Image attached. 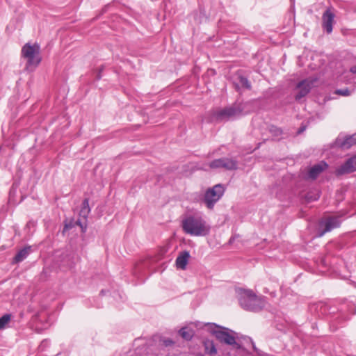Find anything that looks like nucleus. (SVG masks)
Wrapping results in <instances>:
<instances>
[{"label":"nucleus","instance_id":"obj_1","mask_svg":"<svg viewBox=\"0 0 356 356\" xmlns=\"http://www.w3.org/2000/svg\"><path fill=\"white\" fill-rule=\"evenodd\" d=\"M184 233L193 236H206L211 232V226L200 215H188L181 224Z\"/></svg>","mask_w":356,"mask_h":356},{"label":"nucleus","instance_id":"obj_2","mask_svg":"<svg viewBox=\"0 0 356 356\" xmlns=\"http://www.w3.org/2000/svg\"><path fill=\"white\" fill-rule=\"evenodd\" d=\"M236 293L241 307L245 310L258 312L262 310L266 305L264 297L257 296L250 289L237 288Z\"/></svg>","mask_w":356,"mask_h":356},{"label":"nucleus","instance_id":"obj_3","mask_svg":"<svg viewBox=\"0 0 356 356\" xmlns=\"http://www.w3.org/2000/svg\"><path fill=\"white\" fill-rule=\"evenodd\" d=\"M21 55L26 60V69L29 71H33L42 60L40 47L38 43H26L22 48Z\"/></svg>","mask_w":356,"mask_h":356},{"label":"nucleus","instance_id":"obj_4","mask_svg":"<svg viewBox=\"0 0 356 356\" xmlns=\"http://www.w3.org/2000/svg\"><path fill=\"white\" fill-rule=\"evenodd\" d=\"M247 105L248 103H235L230 106L216 111L213 117L219 122L234 119L247 113L245 111Z\"/></svg>","mask_w":356,"mask_h":356},{"label":"nucleus","instance_id":"obj_5","mask_svg":"<svg viewBox=\"0 0 356 356\" xmlns=\"http://www.w3.org/2000/svg\"><path fill=\"white\" fill-rule=\"evenodd\" d=\"M207 325L209 326L211 334L220 343L231 346L236 344L235 337L231 334V333H234L232 330L215 323H207Z\"/></svg>","mask_w":356,"mask_h":356},{"label":"nucleus","instance_id":"obj_6","mask_svg":"<svg viewBox=\"0 0 356 356\" xmlns=\"http://www.w3.org/2000/svg\"><path fill=\"white\" fill-rule=\"evenodd\" d=\"M225 193V188L222 184H216L212 188H209L204 193L203 202L207 207L213 209L214 205L222 197Z\"/></svg>","mask_w":356,"mask_h":356},{"label":"nucleus","instance_id":"obj_7","mask_svg":"<svg viewBox=\"0 0 356 356\" xmlns=\"http://www.w3.org/2000/svg\"><path fill=\"white\" fill-rule=\"evenodd\" d=\"M209 167L213 169L224 168L227 170H236L238 168V161L232 158L223 157L212 161Z\"/></svg>","mask_w":356,"mask_h":356},{"label":"nucleus","instance_id":"obj_8","mask_svg":"<svg viewBox=\"0 0 356 356\" xmlns=\"http://www.w3.org/2000/svg\"><path fill=\"white\" fill-rule=\"evenodd\" d=\"M334 17L335 15L331 8H327L323 14L322 27L328 34L332 32Z\"/></svg>","mask_w":356,"mask_h":356},{"label":"nucleus","instance_id":"obj_9","mask_svg":"<svg viewBox=\"0 0 356 356\" xmlns=\"http://www.w3.org/2000/svg\"><path fill=\"white\" fill-rule=\"evenodd\" d=\"M356 171V155L349 158L343 164L336 169V175L341 176Z\"/></svg>","mask_w":356,"mask_h":356},{"label":"nucleus","instance_id":"obj_10","mask_svg":"<svg viewBox=\"0 0 356 356\" xmlns=\"http://www.w3.org/2000/svg\"><path fill=\"white\" fill-rule=\"evenodd\" d=\"M341 221L338 217H330L327 218L324 222L320 224V226L324 225L325 228L323 230H320L318 236H323L326 232H330L334 228L340 226Z\"/></svg>","mask_w":356,"mask_h":356},{"label":"nucleus","instance_id":"obj_11","mask_svg":"<svg viewBox=\"0 0 356 356\" xmlns=\"http://www.w3.org/2000/svg\"><path fill=\"white\" fill-rule=\"evenodd\" d=\"M312 85L313 82L308 79H304L300 81L296 86V88L298 89L299 91L295 97L296 100L298 101L305 97L310 92Z\"/></svg>","mask_w":356,"mask_h":356},{"label":"nucleus","instance_id":"obj_12","mask_svg":"<svg viewBox=\"0 0 356 356\" xmlns=\"http://www.w3.org/2000/svg\"><path fill=\"white\" fill-rule=\"evenodd\" d=\"M328 168L327 163L322 161L313 165L308 172V177L312 179H316L318 175Z\"/></svg>","mask_w":356,"mask_h":356},{"label":"nucleus","instance_id":"obj_13","mask_svg":"<svg viewBox=\"0 0 356 356\" xmlns=\"http://www.w3.org/2000/svg\"><path fill=\"white\" fill-rule=\"evenodd\" d=\"M336 143L337 145L343 149H349L351 146L356 145V134L347 136L344 138H338Z\"/></svg>","mask_w":356,"mask_h":356},{"label":"nucleus","instance_id":"obj_14","mask_svg":"<svg viewBox=\"0 0 356 356\" xmlns=\"http://www.w3.org/2000/svg\"><path fill=\"white\" fill-rule=\"evenodd\" d=\"M190 258V253L188 251L181 252L177 257L175 263L177 268L185 270Z\"/></svg>","mask_w":356,"mask_h":356},{"label":"nucleus","instance_id":"obj_15","mask_svg":"<svg viewBox=\"0 0 356 356\" xmlns=\"http://www.w3.org/2000/svg\"><path fill=\"white\" fill-rule=\"evenodd\" d=\"M31 252V246H26L24 248L21 249L17 252L15 254V257L13 259V264H18L24 261Z\"/></svg>","mask_w":356,"mask_h":356},{"label":"nucleus","instance_id":"obj_16","mask_svg":"<svg viewBox=\"0 0 356 356\" xmlns=\"http://www.w3.org/2000/svg\"><path fill=\"white\" fill-rule=\"evenodd\" d=\"M90 213V208L89 206V199L85 198L81 204V207L79 211V216L83 220H86L87 218Z\"/></svg>","mask_w":356,"mask_h":356},{"label":"nucleus","instance_id":"obj_17","mask_svg":"<svg viewBox=\"0 0 356 356\" xmlns=\"http://www.w3.org/2000/svg\"><path fill=\"white\" fill-rule=\"evenodd\" d=\"M204 347L205 353L209 355H216L217 353V350L214 342L209 339H206L204 341Z\"/></svg>","mask_w":356,"mask_h":356},{"label":"nucleus","instance_id":"obj_18","mask_svg":"<svg viewBox=\"0 0 356 356\" xmlns=\"http://www.w3.org/2000/svg\"><path fill=\"white\" fill-rule=\"evenodd\" d=\"M179 334L184 339L190 341L194 335V331L191 328L184 327L179 330Z\"/></svg>","mask_w":356,"mask_h":356},{"label":"nucleus","instance_id":"obj_19","mask_svg":"<svg viewBox=\"0 0 356 356\" xmlns=\"http://www.w3.org/2000/svg\"><path fill=\"white\" fill-rule=\"evenodd\" d=\"M269 131L272 134V136H274L275 138H276V139H277V140L280 139V137L283 134L282 129L275 126V125L270 126Z\"/></svg>","mask_w":356,"mask_h":356},{"label":"nucleus","instance_id":"obj_20","mask_svg":"<svg viewBox=\"0 0 356 356\" xmlns=\"http://www.w3.org/2000/svg\"><path fill=\"white\" fill-rule=\"evenodd\" d=\"M11 317L10 314H5L0 318V330L6 328L7 324L10 321Z\"/></svg>","mask_w":356,"mask_h":356},{"label":"nucleus","instance_id":"obj_21","mask_svg":"<svg viewBox=\"0 0 356 356\" xmlns=\"http://www.w3.org/2000/svg\"><path fill=\"white\" fill-rule=\"evenodd\" d=\"M239 82H240V84L245 88L248 89V90L251 89V88H252L251 83L249 81V80L248 79V78L243 76H239Z\"/></svg>","mask_w":356,"mask_h":356},{"label":"nucleus","instance_id":"obj_22","mask_svg":"<svg viewBox=\"0 0 356 356\" xmlns=\"http://www.w3.org/2000/svg\"><path fill=\"white\" fill-rule=\"evenodd\" d=\"M159 342L161 346L165 347L171 346L175 343V342L171 339L165 337H160Z\"/></svg>","mask_w":356,"mask_h":356},{"label":"nucleus","instance_id":"obj_23","mask_svg":"<svg viewBox=\"0 0 356 356\" xmlns=\"http://www.w3.org/2000/svg\"><path fill=\"white\" fill-rule=\"evenodd\" d=\"M336 93L342 96H349L350 92L348 88L337 90Z\"/></svg>","mask_w":356,"mask_h":356},{"label":"nucleus","instance_id":"obj_24","mask_svg":"<svg viewBox=\"0 0 356 356\" xmlns=\"http://www.w3.org/2000/svg\"><path fill=\"white\" fill-rule=\"evenodd\" d=\"M349 318L348 317L347 315H345L343 313H340V314L337 317H336L334 321H338L339 323H341V321H346Z\"/></svg>","mask_w":356,"mask_h":356},{"label":"nucleus","instance_id":"obj_25","mask_svg":"<svg viewBox=\"0 0 356 356\" xmlns=\"http://www.w3.org/2000/svg\"><path fill=\"white\" fill-rule=\"evenodd\" d=\"M78 225H79L82 229V232H86V225H83V223L81 222V221L79 219L76 222Z\"/></svg>","mask_w":356,"mask_h":356},{"label":"nucleus","instance_id":"obj_26","mask_svg":"<svg viewBox=\"0 0 356 356\" xmlns=\"http://www.w3.org/2000/svg\"><path fill=\"white\" fill-rule=\"evenodd\" d=\"M48 344H49V341H48V340L45 339V340H43V341L41 342L40 347V348H42H42H43V347L47 346Z\"/></svg>","mask_w":356,"mask_h":356},{"label":"nucleus","instance_id":"obj_27","mask_svg":"<svg viewBox=\"0 0 356 356\" xmlns=\"http://www.w3.org/2000/svg\"><path fill=\"white\" fill-rule=\"evenodd\" d=\"M350 71L353 73V74H356V65L351 67Z\"/></svg>","mask_w":356,"mask_h":356},{"label":"nucleus","instance_id":"obj_28","mask_svg":"<svg viewBox=\"0 0 356 356\" xmlns=\"http://www.w3.org/2000/svg\"><path fill=\"white\" fill-rule=\"evenodd\" d=\"M305 129V127H300L298 131V134H301Z\"/></svg>","mask_w":356,"mask_h":356},{"label":"nucleus","instance_id":"obj_29","mask_svg":"<svg viewBox=\"0 0 356 356\" xmlns=\"http://www.w3.org/2000/svg\"><path fill=\"white\" fill-rule=\"evenodd\" d=\"M234 237H231V238H230V239H229V242L230 243H232L234 241Z\"/></svg>","mask_w":356,"mask_h":356},{"label":"nucleus","instance_id":"obj_30","mask_svg":"<svg viewBox=\"0 0 356 356\" xmlns=\"http://www.w3.org/2000/svg\"><path fill=\"white\" fill-rule=\"evenodd\" d=\"M97 79H101V76H100V74H98V75H97Z\"/></svg>","mask_w":356,"mask_h":356},{"label":"nucleus","instance_id":"obj_31","mask_svg":"<svg viewBox=\"0 0 356 356\" xmlns=\"http://www.w3.org/2000/svg\"><path fill=\"white\" fill-rule=\"evenodd\" d=\"M139 352H140V350H139V349H136V354L139 353Z\"/></svg>","mask_w":356,"mask_h":356},{"label":"nucleus","instance_id":"obj_32","mask_svg":"<svg viewBox=\"0 0 356 356\" xmlns=\"http://www.w3.org/2000/svg\"><path fill=\"white\" fill-rule=\"evenodd\" d=\"M104 291L102 290L101 292H100V294H104Z\"/></svg>","mask_w":356,"mask_h":356}]
</instances>
